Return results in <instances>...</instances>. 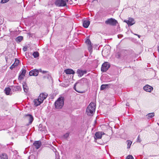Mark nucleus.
Wrapping results in <instances>:
<instances>
[{"label": "nucleus", "mask_w": 159, "mask_h": 159, "mask_svg": "<svg viewBox=\"0 0 159 159\" xmlns=\"http://www.w3.org/2000/svg\"><path fill=\"white\" fill-rule=\"evenodd\" d=\"M96 109V104L94 103L91 102L88 106L86 112L88 115L90 116L94 112Z\"/></svg>", "instance_id": "obj_1"}, {"label": "nucleus", "mask_w": 159, "mask_h": 159, "mask_svg": "<svg viewBox=\"0 0 159 159\" xmlns=\"http://www.w3.org/2000/svg\"><path fill=\"white\" fill-rule=\"evenodd\" d=\"M64 98L62 97L59 98L55 103V107L57 109L62 108L64 105Z\"/></svg>", "instance_id": "obj_2"}, {"label": "nucleus", "mask_w": 159, "mask_h": 159, "mask_svg": "<svg viewBox=\"0 0 159 159\" xmlns=\"http://www.w3.org/2000/svg\"><path fill=\"white\" fill-rule=\"evenodd\" d=\"M69 0H56L55 2V5L57 7H64L66 6L67 2Z\"/></svg>", "instance_id": "obj_3"}, {"label": "nucleus", "mask_w": 159, "mask_h": 159, "mask_svg": "<svg viewBox=\"0 0 159 159\" xmlns=\"http://www.w3.org/2000/svg\"><path fill=\"white\" fill-rule=\"evenodd\" d=\"M117 23V21L112 18L108 19L105 21V23L106 24L112 26L116 25Z\"/></svg>", "instance_id": "obj_4"}, {"label": "nucleus", "mask_w": 159, "mask_h": 159, "mask_svg": "<svg viewBox=\"0 0 159 159\" xmlns=\"http://www.w3.org/2000/svg\"><path fill=\"white\" fill-rule=\"evenodd\" d=\"M110 67V65L107 62H105L102 65L101 70L102 72H105L107 71Z\"/></svg>", "instance_id": "obj_5"}, {"label": "nucleus", "mask_w": 159, "mask_h": 159, "mask_svg": "<svg viewBox=\"0 0 159 159\" xmlns=\"http://www.w3.org/2000/svg\"><path fill=\"white\" fill-rule=\"evenodd\" d=\"M124 22L127 23L129 26L132 25L135 23L134 20L131 18H129L128 20H125Z\"/></svg>", "instance_id": "obj_6"}, {"label": "nucleus", "mask_w": 159, "mask_h": 159, "mask_svg": "<svg viewBox=\"0 0 159 159\" xmlns=\"http://www.w3.org/2000/svg\"><path fill=\"white\" fill-rule=\"evenodd\" d=\"M25 118L29 121L28 125H30L34 120V118L31 115L27 114L25 115Z\"/></svg>", "instance_id": "obj_7"}, {"label": "nucleus", "mask_w": 159, "mask_h": 159, "mask_svg": "<svg viewBox=\"0 0 159 159\" xmlns=\"http://www.w3.org/2000/svg\"><path fill=\"white\" fill-rule=\"evenodd\" d=\"M105 134L102 132H97L95 134L94 139L95 140H96L98 139H100L102 137V135L104 134Z\"/></svg>", "instance_id": "obj_8"}, {"label": "nucleus", "mask_w": 159, "mask_h": 159, "mask_svg": "<svg viewBox=\"0 0 159 159\" xmlns=\"http://www.w3.org/2000/svg\"><path fill=\"white\" fill-rule=\"evenodd\" d=\"M47 96L48 95L44 93H41L39 96L38 99L42 103L43 101L46 98Z\"/></svg>", "instance_id": "obj_9"}, {"label": "nucleus", "mask_w": 159, "mask_h": 159, "mask_svg": "<svg viewBox=\"0 0 159 159\" xmlns=\"http://www.w3.org/2000/svg\"><path fill=\"white\" fill-rule=\"evenodd\" d=\"M87 72L86 70H82L78 69L77 70L76 73L78 74V76L79 77H81L83 75L86 74Z\"/></svg>", "instance_id": "obj_10"}, {"label": "nucleus", "mask_w": 159, "mask_h": 159, "mask_svg": "<svg viewBox=\"0 0 159 159\" xmlns=\"http://www.w3.org/2000/svg\"><path fill=\"white\" fill-rule=\"evenodd\" d=\"M143 89L146 92H151L153 90V88L148 85H146L143 87Z\"/></svg>", "instance_id": "obj_11"}, {"label": "nucleus", "mask_w": 159, "mask_h": 159, "mask_svg": "<svg viewBox=\"0 0 159 159\" xmlns=\"http://www.w3.org/2000/svg\"><path fill=\"white\" fill-rule=\"evenodd\" d=\"M39 71L36 69H34L29 72V75L30 76H36L39 74Z\"/></svg>", "instance_id": "obj_12"}, {"label": "nucleus", "mask_w": 159, "mask_h": 159, "mask_svg": "<svg viewBox=\"0 0 159 159\" xmlns=\"http://www.w3.org/2000/svg\"><path fill=\"white\" fill-rule=\"evenodd\" d=\"M41 143L39 141H35L33 143V145L37 149H39L41 145Z\"/></svg>", "instance_id": "obj_13"}, {"label": "nucleus", "mask_w": 159, "mask_h": 159, "mask_svg": "<svg viewBox=\"0 0 159 159\" xmlns=\"http://www.w3.org/2000/svg\"><path fill=\"white\" fill-rule=\"evenodd\" d=\"M90 23V22L89 21L87 20H84L83 21V26L85 28H87L89 27Z\"/></svg>", "instance_id": "obj_14"}, {"label": "nucleus", "mask_w": 159, "mask_h": 159, "mask_svg": "<svg viewBox=\"0 0 159 159\" xmlns=\"http://www.w3.org/2000/svg\"><path fill=\"white\" fill-rule=\"evenodd\" d=\"M33 102L34 103V105L36 107L39 106L42 103L38 98L34 99L33 101Z\"/></svg>", "instance_id": "obj_15"}, {"label": "nucleus", "mask_w": 159, "mask_h": 159, "mask_svg": "<svg viewBox=\"0 0 159 159\" xmlns=\"http://www.w3.org/2000/svg\"><path fill=\"white\" fill-rule=\"evenodd\" d=\"M64 72L67 74H75V71L72 69H67L64 70Z\"/></svg>", "instance_id": "obj_16"}, {"label": "nucleus", "mask_w": 159, "mask_h": 159, "mask_svg": "<svg viewBox=\"0 0 159 159\" xmlns=\"http://www.w3.org/2000/svg\"><path fill=\"white\" fill-rule=\"evenodd\" d=\"M22 85L24 92L25 93H27L28 92L29 88L27 86L26 83L25 82H24L23 83Z\"/></svg>", "instance_id": "obj_17"}, {"label": "nucleus", "mask_w": 159, "mask_h": 159, "mask_svg": "<svg viewBox=\"0 0 159 159\" xmlns=\"http://www.w3.org/2000/svg\"><path fill=\"white\" fill-rule=\"evenodd\" d=\"M11 91V89L9 87L6 88L4 89L5 93L7 95L10 94V93Z\"/></svg>", "instance_id": "obj_18"}, {"label": "nucleus", "mask_w": 159, "mask_h": 159, "mask_svg": "<svg viewBox=\"0 0 159 159\" xmlns=\"http://www.w3.org/2000/svg\"><path fill=\"white\" fill-rule=\"evenodd\" d=\"M13 90L15 91H21V87L20 86H17L13 87Z\"/></svg>", "instance_id": "obj_19"}, {"label": "nucleus", "mask_w": 159, "mask_h": 159, "mask_svg": "<svg viewBox=\"0 0 159 159\" xmlns=\"http://www.w3.org/2000/svg\"><path fill=\"white\" fill-rule=\"evenodd\" d=\"M108 85L107 84H102L100 87L101 90H103L104 89H107L108 87Z\"/></svg>", "instance_id": "obj_20"}, {"label": "nucleus", "mask_w": 159, "mask_h": 159, "mask_svg": "<svg viewBox=\"0 0 159 159\" xmlns=\"http://www.w3.org/2000/svg\"><path fill=\"white\" fill-rule=\"evenodd\" d=\"M155 114L154 112L150 113L148 114L146 116L148 119L151 118L154 116Z\"/></svg>", "instance_id": "obj_21"}, {"label": "nucleus", "mask_w": 159, "mask_h": 159, "mask_svg": "<svg viewBox=\"0 0 159 159\" xmlns=\"http://www.w3.org/2000/svg\"><path fill=\"white\" fill-rule=\"evenodd\" d=\"M7 156L6 154H2L0 155V159H7Z\"/></svg>", "instance_id": "obj_22"}, {"label": "nucleus", "mask_w": 159, "mask_h": 159, "mask_svg": "<svg viewBox=\"0 0 159 159\" xmlns=\"http://www.w3.org/2000/svg\"><path fill=\"white\" fill-rule=\"evenodd\" d=\"M23 39V37L22 36H19L17 37L16 39V42H20Z\"/></svg>", "instance_id": "obj_23"}, {"label": "nucleus", "mask_w": 159, "mask_h": 159, "mask_svg": "<svg viewBox=\"0 0 159 159\" xmlns=\"http://www.w3.org/2000/svg\"><path fill=\"white\" fill-rule=\"evenodd\" d=\"M126 142L127 144V148H129L132 143V142L130 140H127Z\"/></svg>", "instance_id": "obj_24"}, {"label": "nucleus", "mask_w": 159, "mask_h": 159, "mask_svg": "<svg viewBox=\"0 0 159 159\" xmlns=\"http://www.w3.org/2000/svg\"><path fill=\"white\" fill-rule=\"evenodd\" d=\"M33 55L34 58H37L39 56V53L37 52H33Z\"/></svg>", "instance_id": "obj_25"}, {"label": "nucleus", "mask_w": 159, "mask_h": 159, "mask_svg": "<svg viewBox=\"0 0 159 159\" xmlns=\"http://www.w3.org/2000/svg\"><path fill=\"white\" fill-rule=\"evenodd\" d=\"M26 72V70L23 68L21 70V71L20 72V74L22 75H24L25 76Z\"/></svg>", "instance_id": "obj_26"}, {"label": "nucleus", "mask_w": 159, "mask_h": 159, "mask_svg": "<svg viewBox=\"0 0 159 159\" xmlns=\"http://www.w3.org/2000/svg\"><path fill=\"white\" fill-rule=\"evenodd\" d=\"M77 84V83H76L75 84H74V90L76 91V92H77L79 93H83V91H78L77 90H76V84Z\"/></svg>", "instance_id": "obj_27"}, {"label": "nucleus", "mask_w": 159, "mask_h": 159, "mask_svg": "<svg viewBox=\"0 0 159 159\" xmlns=\"http://www.w3.org/2000/svg\"><path fill=\"white\" fill-rule=\"evenodd\" d=\"M70 134V133L69 132H67L65 134H64L63 135V137L65 139H66L67 138H68Z\"/></svg>", "instance_id": "obj_28"}, {"label": "nucleus", "mask_w": 159, "mask_h": 159, "mask_svg": "<svg viewBox=\"0 0 159 159\" xmlns=\"http://www.w3.org/2000/svg\"><path fill=\"white\" fill-rule=\"evenodd\" d=\"M25 77V76L24 75H22L20 74L19 75L18 77V80H21L22 79H23Z\"/></svg>", "instance_id": "obj_29"}, {"label": "nucleus", "mask_w": 159, "mask_h": 159, "mask_svg": "<svg viewBox=\"0 0 159 159\" xmlns=\"http://www.w3.org/2000/svg\"><path fill=\"white\" fill-rule=\"evenodd\" d=\"M88 50L91 53L92 52V45H88Z\"/></svg>", "instance_id": "obj_30"}, {"label": "nucleus", "mask_w": 159, "mask_h": 159, "mask_svg": "<svg viewBox=\"0 0 159 159\" xmlns=\"http://www.w3.org/2000/svg\"><path fill=\"white\" fill-rule=\"evenodd\" d=\"M85 42L88 46L91 45V43L89 39H87Z\"/></svg>", "instance_id": "obj_31"}, {"label": "nucleus", "mask_w": 159, "mask_h": 159, "mask_svg": "<svg viewBox=\"0 0 159 159\" xmlns=\"http://www.w3.org/2000/svg\"><path fill=\"white\" fill-rule=\"evenodd\" d=\"M28 159H36V158L34 155H31L29 157Z\"/></svg>", "instance_id": "obj_32"}, {"label": "nucleus", "mask_w": 159, "mask_h": 159, "mask_svg": "<svg viewBox=\"0 0 159 159\" xmlns=\"http://www.w3.org/2000/svg\"><path fill=\"white\" fill-rule=\"evenodd\" d=\"M19 62V60L17 59H15V62L13 63L14 65H15L16 66H17Z\"/></svg>", "instance_id": "obj_33"}, {"label": "nucleus", "mask_w": 159, "mask_h": 159, "mask_svg": "<svg viewBox=\"0 0 159 159\" xmlns=\"http://www.w3.org/2000/svg\"><path fill=\"white\" fill-rule=\"evenodd\" d=\"M120 57V53L119 52H118L116 55V57L117 58H119Z\"/></svg>", "instance_id": "obj_34"}, {"label": "nucleus", "mask_w": 159, "mask_h": 159, "mask_svg": "<svg viewBox=\"0 0 159 159\" xmlns=\"http://www.w3.org/2000/svg\"><path fill=\"white\" fill-rule=\"evenodd\" d=\"M126 159H134V158L132 155H129L126 157Z\"/></svg>", "instance_id": "obj_35"}, {"label": "nucleus", "mask_w": 159, "mask_h": 159, "mask_svg": "<svg viewBox=\"0 0 159 159\" xmlns=\"http://www.w3.org/2000/svg\"><path fill=\"white\" fill-rule=\"evenodd\" d=\"M9 0H2L1 1V3H4L8 2Z\"/></svg>", "instance_id": "obj_36"}, {"label": "nucleus", "mask_w": 159, "mask_h": 159, "mask_svg": "<svg viewBox=\"0 0 159 159\" xmlns=\"http://www.w3.org/2000/svg\"><path fill=\"white\" fill-rule=\"evenodd\" d=\"M16 66L15 65H14V64H13L10 67V69H12L13 68H15V67Z\"/></svg>", "instance_id": "obj_37"}, {"label": "nucleus", "mask_w": 159, "mask_h": 159, "mask_svg": "<svg viewBox=\"0 0 159 159\" xmlns=\"http://www.w3.org/2000/svg\"><path fill=\"white\" fill-rule=\"evenodd\" d=\"M68 2V3L70 4H72L73 3L72 0H69L68 2Z\"/></svg>", "instance_id": "obj_38"}, {"label": "nucleus", "mask_w": 159, "mask_h": 159, "mask_svg": "<svg viewBox=\"0 0 159 159\" xmlns=\"http://www.w3.org/2000/svg\"><path fill=\"white\" fill-rule=\"evenodd\" d=\"M141 141V140L140 139V137L139 136L137 138V142L140 143Z\"/></svg>", "instance_id": "obj_39"}, {"label": "nucleus", "mask_w": 159, "mask_h": 159, "mask_svg": "<svg viewBox=\"0 0 159 159\" xmlns=\"http://www.w3.org/2000/svg\"><path fill=\"white\" fill-rule=\"evenodd\" d=\"M51 149L54 152H56V149L53 147H52Z\"/></svg>", "instance_id": "obj_40"}, {"label": "nucleus", "mask_w": 159, "mask_h": 159, "mask_svg": "<svg viewBox=\"0 0 159 159\" xmlns=\"http://www.w3.org/2000/svg\"><path fill=\"white\" fill-rule=\"evenodd\" d=\"M27 48L26 47H24L23 49V50L24 52H25L27 51Z\"/></svg>", "instance_id": "obj_41"}, {"label": "nucleus", "mask_w": 159, "mask_h": 159, "mask_svg": "<svg viewBox=\"0 0 159 159\" xmlns=\"http://www.w3.org/2000/svg\"><path fill=\"white\" fill-rule=\"evenodd\" d=\"M117 36H118V37L119 38H121L122 37H123V35H121V34L118 35Z\"/></svg>", "instance_id": "obj_42"}, {"label": "nucleus", "mask_w": 159, "mask_h": 159, "mask_svg": "<svg viewBox=\"0 0 159 159\" xmlns=\"http://www.w3.org/2000/svg\"><path fill=\"white\" fill-rule=\"evenodd\" d=\"M134 34V35H137V36H138V38H140V37H141V36H140V35H138V34Z\"/></svg>", "instance_id": "obj_43"}, {"label": "nucleus", "mask_w": 159, "mask_h": 159, "mask_svg": "<svg viewBox=\"0 0 159 159\" xmlns=\"http://www.w3.org/2000/svg\"><path fill=\"white\" fill-rule=\"evenodd\" d=\"M126 106H129V104L128 103H127L126 104Z\"/></svg>", "instance_id": "obj_44"}, {"label": "nucleus", "mask_w": 159, "mask_h": 159, "mask_svg": "<svg viewBox=\"0 0 159 159\" xmlns=\"http://www.w3.org/2000/svg\"><path fill=\"white\" fill-rule=\"evenodd\" d=\"M47 72L46 71H43V73H46Z\"/></svg>", "instance_id": "obj_45"}, {"label": "nucleus", "mask_w": 159, "mask_h": 159, "mask_svg": "<svg viewBox=\"0 0 159 159\" xmlns=\"http://www.w3.org/2000/svg\"><path fill=\"white\" fill-rule=\"evenodd\" d=\"M83 80H87L86 78H84L83 79Z\"/></svg>", "instance_id": "obj_46"}, {"label": "nucleus", "mask_w": 159, "mask_h": 159, "mask_svg": "<svg viewBox=\"0 0 159 159\" xmlns=\"http://www.w3.org/2000/svg\"><path fill=\"white\" fill-rule=\"evenodd\" d=\"M158 52H159V46L158 47Z\"/></svg>", "instance_id": "obj_47"}, {"label": "nucleus", "mask_w": 159, "mask_h": 159, "mask_svg": "<svg viewBox=\"0 0 159 159\" xmlns=\"http://www.w3.org/2000/svg\"><path fill=\"white\" fill-rule=\"evenodd\" d=\"M105 51V49H104L103 51H102V52H104Z\"/></svg>", "instance_id": "obj_48"}, {"label": "nucleus", "mask_w": 159, "mask_h": 159, "mask_svg": "<svg viewBox=\"0 0 159 159\" xmlns=\"http://www.w3.org/2000/svg\"><path fill=\"white\" fill-rule=\"evenodd\" d=\"M144 159H147V158H144Z\"/></svg>", "instance_id": "obj_49"}]
</instances>
